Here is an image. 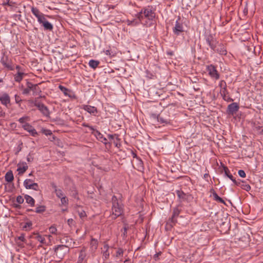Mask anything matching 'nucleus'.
Masks as SVG:
<instances>
[{
    "mask_svg": "<svg viewBox=\"0 0 263 263\" xmlns=\"http://www.w3.org/2000/svg\"><path fill=\"white\" fill-rule=\"evenodd\" d=\"M144 16L148 20L152 21L156 16L155 9L152 6H147L142 8Z\"/></svg>",
    "mask_w": 263,
    "mask_h": 263,
    "instance_id": "nucleus-1",
    "label": "nucleus"
},
{
    "mask_svg": "<svg viewBox=\"0 0 263 263\" xmlns=\"http://www.w3.org/2000/svg\"><path fill=\"white\" fill-rule=\"evenodd\" d=\"M206 70L208 72L209 76L216 80L220 78V74L216 69V67L213 64H210L206 66Z\"/></svg>",
    "mask_w": 263,
    "mask_h": 263,
    "instance_id": "nucleus-2",
    "label": "nucleus"
},
{
    "mask_svg": "<svg viewBox=\"0 0 263 263\" xmlns=\"http://www.w3.org/2000/svg\"><path fill=\"white\" fill-rule=\"evenodd\" d=\"M67 248L66 245H58L54 249V253L59 259H62L68 252Z\"/></svg>",
    "mask_w": 263,
    "mask_h": 263,
    "instance_id": "nucleus-3",
    "label": "nucleus"
},
{
    "mask_svg": "<svg viewBox=\"0 0 263 263\" xmlns=\"http://www.w3.org/2000/svg\"><path fill=\"white\" fill-rule=\"evenodd\" d=\"M204 38L206 41V44L209 46L211 49H214L216 47L218 41L214 37V36L211 33H205Z\"/></svg>",
    "mask_w": 263,
    "mask_h": 263,
    "instance_id": "nucleus-4",
    "label": "nucleus"
},
{
    "mask_svg": "<svg viewBox=\"0 0 263 263\" xmlns=\"http://www.w3.org/2000/svg\"><path fill=\"white\" fill-rule=\"evenodd\" d=\"M181 212V210L178 206L173 209L172 217L167 222V225L172 228L177 222V217Z\"/></svg>",
    "mask_w": 263,
    "mask_h": 263,
    "instance_id": "nucleus-5",
    "label": "nucleus"
},
{
    "mask_svg": "<svg viewBox=\"0 0 263 263\" xmlns=\"http://www.w3.org/2000/svg\"><path fill=\"white\" fill-rule=\"evenodd\" d=\"M1 62L5 67L8 68L9 70H14V67L12 65L11 60L9 58L8 55L5 52L3 53Z\"/></svg>",
    "mask_w": 263,
    "mask_h": 263,
    "instance_id": "nucleus-6",
    "label": "nucleus"
},
{
    "mask_svg": "<svg viewBox=\"0 0 263 263\" xmlns=\"http://www.w3.org/2000/svg\"><path fill=\"white\" fill-rule=\"evenodd\" d=\"M179 20L180 17L175 22V26L172 28L173 32L176 36L180 35L184 31L183 24Z\"/></svg>",
    "mask_w": 263,
    "mask_h": 263,
    "instance_id": "nucleus-7",
    "label": "nucleus"
},
{
    "mask_svg": "<svg viewBox=\"0 0 263 263\" xmlns=\"http://www.w3.org/2000/svg\"><path fill=\"white\" fill-rule=\"evenodd\" d=\"M24 186L26 189H31L37 191L39 186L37 183H34L31 179H26L24 181Z\"/></svg>",
    "mask_w": 263,
    "mask_h": 263,
    "instance_id": "nucleus-8",
    "label": "nucleus"
},
{
    "mask_svg": "<svg viewBox=\"0 0 263 263\" xmlns=\"http://www.w3.org/2000/svg\"><path fill=\"white\" fill-rule=\"evenodd\" d=\"M212 50L221 55H226L227 54L226 45L222 43H219V42L217 43L216 47H215L214 49Z\"/></svg>",
    "mask_w": 263,
    "mask_h": 263,
    "instance_id": "nucleus-9",
    "label": "nucleus"
},
{
    "mask_svg": "<svg viewBox=\"0 0 263 263\" xmlns=\"http://www.w3.org/2000/svg\"><path fill=\"white\" fill-rule=\"evenodd\" d=\"M0 102L2 104L9 108L11 106L10 97L6 92L0 93Z\"/></svg>",
    "mask_w": 263,
    "mask_h": 263,
    "instance_id": "nucleus-10",
    "label": "nucleus"
},
{
    "mask_svg": "<svg viewBox=\"0 0 263 263\" xmlns=\"http://www.w3.org/2000/svg\"><path fill=\"white\" fill-rule=\"evenodd\" d=\"M239 106L236 102L232 103L228 106L227 112L229 115L233 116L239 110Z\"/></svg>",
    "mask_w": 263,
    "mask_h": 263,
    "instance_id": "nucleus-11",
    "label": "nucleus"
},
{
    "mask_svg": "<svg viewBox=\"0 0 263 263\" xmlns=\"http://www.w3.org/2000/svg\"><path fill=\"white\" fill-rule=\"evenodd\" d=\"M112 219H116L121 216L124 213V206L111 208Z\"/></svg>",
    "mask_w": 263,
    "mask_h": 263,
    "instance_id": "nucleus-12",
    "label": "nucleus"
},
{
    "mask_svg": "<svg viewBox=\"0 0 263 263\" xmlns=\"http://www.w3.org/2000/svg\"><path fill=\"white\" fill-rule=\"evenodd\" d=\"M22 127L33 137H36L38 135L35 129L28 123L22 125Z\"/></svg>",
    "mask_w": 263,
    "mask_h": 263,
    "instance_id": "nucleus-13",
    "label": "nucleus"
},
{
    "mask_svg": "<svg viewBox=\"0 0 263 263\" xmlns=\"http://www.w3.org/2000/svg\"><path fill=\"white\" fill-rule=\"evenodd\" d=\"M31 10L32 14L37 18L38 22H42V20L45 18V15L36 7H32Z\"/></svg>",
    "mask_w": 263,
    "mask_h": 263,
    "instance_id": "nucleus-14",
    "label": "nucleus"
},
{
    "mask_svg": "<svg viewBox=\"0 0 263 263\" xmlns=\"http://www.w3.org/2000/svg\"><path fill=\"white\" fill-rule=\"evenodd\" d=\"M81 108L95 116H96L98 112V109L96 107L88 105H82Z\"/></svg>",
    "mask_w": 263,
    "mask_h": 263,
    "instance_id": "nucleus-15",
    "label": "nucleus"
},
{
    "mask_svg": "<svg viewBox=\"0 0 263 263\" xmlns=\"http://www.w3.org/2000/svg\"><path fill=\"white\" fill-rule=\"evenodd\" d=\"M34 105L37 107L39 110L45 116H48L49 115V111L46 106L44 104L38 102L35 103Z\"/></svg>",
    "mask_w": 263,
    "mask_h": 263,
    "instance_id": "nucleus-16",
    "label": "nucleus"
},
{
    "mask_svg": "<svg viewBox=\"0 0 263 263\" xmlns=\"http://www.w3.org/2000/svg\"><path fill=\"white\" fill-rule=\"evenodd\" d=\"M111 201L112 204L111 208L124 206L120 197H118L115 195L112 196Z\"/></svg>",
    "mask_w": 263,
    "mask_h": 263,
    "instance_id": "nucleus-17",
    "label": "nucleus"
},
{
    "mask_svg": "<svg viewBox=\"0 0 263 263\" xmlns=\"http://www.w3.org/2000/svg\"><path fill=\"white\" fill-rule=\"evenodd\" d=\"M220 93L222 99L226 102H230L233 101V99H232L229 95V92L227 89H220Z\"/></svg>",
    "mask_w": 263,
    "mask_h": 263,
    "instance_id": "nucleus-18",
    "label": "nucleus"
},
{
    "mask_svg": "<svg viewBox=\"0 0 263 263\" xmlns=\"http://www.w3.org/2000/svg\"><path fill=\"white\" fill-rule=\"evenodd\" d=\"M86 247H83L79 253L77 263H82L86 257Z\"/></svg>",
    "mask_w": 263,
    "mask_h": 263,
    "instance_id": "nucleus-19",
    "label": "nucleus"
},
{
    "mask_svg": "<svg viewBox=\"0 0 263 263\" xmlns=\"http://www.w3.org/2000/svg\"><path fill=\"white\" fill-rule=\"evenodd\" d=\"M94 133L95 136L99 141L102 142L106 145L108 144H110V143L107 142V139L104 137L103 134H102L99 131H96Z\"/></svg>",
    "mask_w": 263,
    "mask_h": 263,
    "instance_id": "nucleus-20",
    "label": "nucleus"
},
{
    "mask_svg": "<svg viewBox=\"0 0 263 263\" xmlns=\"http://www.w3.org/2000/svg\"><path fill=\"white\" fill-rule=\"evenodd\" d=\"M39 23L42 24L45 30L52 31L53 28V25L47 21L45 17L42 20V22H39Z\"/></svg>",
    "mask_w": 263,
    "mask_h": 263,
    "instance_id": "nucleus-21",
    "label": "nucleus"
},
{
    "mask_svg": "<svg viewBox=\"0 0 263 263\" xmlns=\"http://www.w3.org/2000/svg\"><path fill=\"white\" fill-rule=\"evenodd\" d=\"M177 197L179 199L180 202L185 201L187 198V195L181 190H177L176 191Z\"/></svg>",
    "mask_w": 263,
    "mask_h": 263,
    "instance_id": "nucleus-22",
    "label": "nucleus"
},
{
    "mask_svg": "<svg viewBox=\"0 0 263 263\" xmlns=\"http://www.w3.org/2000/svg\"><path fill=\"white\" fill-rule=\"evenodd\" d=\"M210 192L211 193H212V196L214 200L218 202L226 204L224 200L221 197H220L213 189H212Z\"/></svg>",
    "mask_w": 263,
    "mask_h": 263,
    "instance_id": "nucleus-23",
    "label": "nucleus"
},
{
    "mask_svg": "<svg viewBox=\"0 0 263 263\" xmlns=\"http://www.w3.org/2000/svg\"><path fill=\"white\" fill-rule=\"evenodd\" d=\"M5 179L8 182H12L14 179V176L12 171H8L5 175Z\"/></svg>",
    "mask_w": 263,
    "mask_h": 263,
    "instance_id": "nucleus-24",
    "label": "nucleus"
},
{
    "mask_svg": "<svg viewBox=\"0 0 263 263\" xmlns=\"http://www.w3.org/2000/svg\"><path fill=\"white\" fill-rule=\"evenodd\" d=\"M98 246V240L95 238H91V240H90V249H91V250L95 251L97 249Z\"/></svg>",
    "mask_w": 263,
    "mask_h": 263,
    "instance_id": "nucleus-25",
    "label": "nucleus"
},
{
    "mask_svg": "<svg viewBox=\"0 0 263 263\" xmlns=\"http://www.w3.org/2000/svg\"><path fill=\"white\" fill-rule=\"evenodd\" d=\"M25 73L22 71H17L14 76V79L15 82H20L23 79Z\"/></svg>",
    "mask_w": 263,
    "mask_h": 263,
    "instance_id": "nucleus-26",
    "label": "nucleus"
},
{
    "mask_svg": "<svg viewBox=\"0 0 263 263\" xmlns=\"http://www.w3.org/2000/svg\"><path fill=\"white\" fill-rule=\"evenodd\" d=\"M24 198L26 202L30 204L31 206H34L35 204L34 199L30 196L28 195H25Z\"/></svg>",
    "mask_w": 263,
    "mask_h": 263,
    "instance_id": "nucleus-27",
    "label": "nucleus"
},
{
    "mask_svg": "<svg viewBox=\"0 0 263 263\" xmlns=\"http://www.w3.org/2000/svg\"><path fill=\"white\" fill-rule=\"evenodd\" d=\"M34 95H39L41 92L40 88L39 87L37 84H32V90Z\"/></svg>",
    "mask_w": 263,
    "mask_h": 263,
    "instance_id": "nucleus-28",
    "label": "nucleus"
},
{
    "mask_svg": "<svg viewBox=\"0 0 263 263\" xmlns=\"http://www.w3.org/2000/svg\"><path fill=\"white\" fill-rule=\"evenodd\" d=\"M34 238L37 240L42 244L46 243L45 237L40 235L39 234H34Z\"/></svg>",
    "mask_w": 263,
    "mask_h": 263,
    "instance_id": "nucleus-29",
    "label": "nucleus"
},
{
    "mask_svg": "<svg viewBox=\"0 0 263 263\" xmlns=\"http://www.w3.org/2000/svg\"><path fill=\"white\" fill-rule=\"evenodd\" d=\"M28 165L26 163H23V166H19L17 167V171L18 172V174L22 175L23 174L26 170L28 169Z\"/></svg>",
    "mask_w": 263,
    "mask_h": 263,
    "instance_id": "nucleus-30",
    "label": "nucleus"
},
{
    "mask_svg": "<svg viewBox=\"0 0 263 263\" xmlns=\"http://www.w3.org/2000/svg\"><path fill=\"white\" fill-rule=\"evenodd\" d=\"M100 62L97 60H90L89 61L88 65L90 67L95 69L99 65Z\"/></svg>",
    "mask_w": 263,
    "mask_h": 263,
    "instance_id": "nucleus-31",
    "label": "nucleus"
},
{
    "mask_svg": "<svg viewBox=\"0 0 263 263\" xmlns=\"http://www.w3.org/2000/svg\"><path fill=\"white\" fill-rule=\"evenodd\" d=\"M32 83L30 82H27V88H25L23 90V95H27L28 94L30 91L32 90Z\"/></svg>",
    "mask_w": 263,
    "mask_h": 263,
    "instance_id": "nucleus-32",
    "label": "nucleus"
},
{
    "mask_svg": "<svg viewBox=\"0 0 263 263\" xmlns=\"http://www.w3.org/2000/svg\"><path fill=\"white\" fill-rule=\"evenodd\" d=\"M240 184L238 186H240L242 189L246 191H249L251 190V186L249 184H246L244 181L240 180Z\"/></svg>",
    "mask_w": 263,
    "mask_h": 263,
    "instance_id": "nucleus-33",
    "label": "nucleus"
},
{
    "mask_svg": "<svg viewBox=\"0 0 263 263\" xmlns=\"http://www.w3.org/2000/svg\"><path fill=\"white\" fill-rule=\"evenodd\" d=\"M59 88L61 91H62L64 93L65 96H68L69 97H70V95L69 94V92L71 91L70 90L62 85H59Z\"/></svg>",
    "mask_w": 263,
    "mask_h": 263,
    "instance_id": "nucleus-34",
    "label": "nucleus"
},
{
    "mask_svg": "<svg viewBox=\"0 0 263 263\" xmlns=\"http://www.w3.org/2000/svg\"><path fill=\"white\" fill-rule=\"evenodd\" d=\"M25 198H24L22 196L19 195L16 197V201L18 203V204H15V207L16 208H20L21 205L20 204H22L23 203L24 201Z\"/></svg>",
    "mask_w": 263,
    "mask_h": 263,
    "instance_id": "nucleus-35",
    "label": "nucleus"
},
{
    "mask_svg": "<svg viewBox=\"0 0 263 263\" xmlns=\"http://www.w3.org/2000/svg\"><path fill=\"white\" fill-rule=\"evenodd\" d=\"M223 170L224 173V175L228 177L229 179H232L233 175L231 174L230 170L226 166H223Z\"/></svg>",
    "mask_w": 263,
    "mask_h": 263,
    "instance_id": "nucleus-36",
    "label": "nucleus"
},
{
    "mask_svg": "<svg viewBox=\"0 0 263 263\" xmlns=\"http://www.w3.org/2000/svg\"><path fill=\"white\" fill-rule=\"evenodd\" d=\"M152 117L155 119H157V121L161 123H167V121L162 117H160L159 115L153 114H152Z\"/></svg>",
    "mask_w": 263,
    "mask_h": 263,
    "instance_id": "nucleus-37",
    "label": "nucleus"
},
{
    "mask_svg": "<svg viewBox=\"0 0 263 263\" xmlns=\"http://www.w3.org/2000/svg\"><path fill=\"white\" fill-rule=\"evenodd\" d=\"M107 137H108L109 139L112 140L113 142L115 140V141H120V139L119 138V135L118 134H113V135L108 134L107 135Z\"/></svg>",
    "mask_w": 263,
    "mask_h": 263,
    "instance_id": "nucleus-38",
    "label": "nucleus"
},
{
    "mask_svg": "<svg viewBox=\"0 0 263 263\" xmlns=\"http://www.w3.org/2000/svg\"><path fill=\"white\" fill-rule=\"evenodd\" d=\"M46 208L45 205H39L36 207L35 212L36 213H43L46 211Z\"/></svg>",
    "mask_w": 263,
    "mask_h": 263,
    "instance_id": "nucleus-39",
    "label": "nucleus"
},
{
    "mask_svg": "<svg viewBox=\"0 0 263 263\" xmlns=\"http://www.w3.org/2000/svg\"><path fill=\"white\" fill-rule=\"evenodd\" d=\"M32 226V223L31 221L27 222L23 226V229L25 231H29L31 229Z\"/></svg>",
    "mask_w": 263,
    "mask_h": 263,
    "instance_id": "nucleus-40",
    "label": "nucleus"
},
{
    "mask_svg": "<svg viewBox=\"0 0 263 263\" xmlns=\"http://www.w3.org/2000/svg\"><path fill=\"white\" fill-rule=\"evenodd\" d=\"M30 120V118L28 116H24L22 118H20L18 120V121L22 124L23 125L25 124V123H26V121H29Z\"/></svg>",
    "mask_w": 263,
    "mask_h": 263,
    "instance_id": "nucleus-41",
    "label": "nucleus"
},
{
    "mask_svg": "<svg viewBox=\"0 0 263 263\" xmlns=\"http://www.w3.org/2000/svg\"><path fill=\"white\" fill-rule=\"evenodd\" d=\"M124 253V250L123 249L121 248H118V250L116 252V257H120L121 256H123Z\"/></svg>",
    "mask_w": 263,
    "mask_h": 263,
    "instance_id": "nucleus-42",
    "label": "nucleus"
},
{
    "mask_svg": "<svg viewBox=\"0 0 263 263\" xmlns=\"http://www.w3.org/2000/svg\"><path fill=\"white\" fill-rule=\"evenodd\" d=\"M219 86L220 87V89H227V85L224 80H221L219 83Z\"/></svg>",
    "mask_w": 263,
    "mask_h": 263,
    "instance_id": "nucleus-43",
    "label": "nucleus"
},
{
    "mask_svg": "<svg viewBox=\"0 0 263 263\" xmlns=\"http://www.w3.org/2000/svg\"><path fill=\"white\" fill-rule=\"evenodd\" d=\"M143 12L142 9H141V11L138 12L136 14V17L139 20L142 21L143 19L144 16L143 15Z\"/></svg>",
    "mask_w": 263,
    "mask_h": 263,
    "instance_id": "nucleus-44",
    "label": "nucleus"
},
{
    "mask_svg": "<svg viewBox=\"0 0 263 263\" xmlns=\"http://www.w3.org/2000/svg\"><path fill=\"white\" fill-rule=\"evenodd\" d=\"M60 199L62 204L67 205L68 204V200L65 196Z\"/></svg>",
    "mask_w": 263,
    "mask_h": 263,
    "instance_id": "nucleus-45",
    "label": "nucleus"
},
{
    "mask_svg": "<svg viewBox=\"0 0 263 263\" xmlns=\"http://www.w3.org/2000/svg\"><path fill=\"white\" fill-rule=\"evenodd\" d=\"M55 193L56 194V196L59 198L65 196L63 191L61 189H58Z\"/></svg>",
    "mask_w": 263,
    "mask_h": 263,
    "instance_id": "nucleus-46",
    "label": "nucleus"
},
{
    "mask_svg": "<svg viewBox=\"0 0 263 263\" xmlns=\"http://www.w3.org/2000/svg\"><path fill=\"white\" fill-rule=\"evenodd\" d=\"M42 133L46 136L52 135V132L49 129H42Z\"/></svg>",
    "mask_w": 263,
    "mask_h": 263,
    "instance_id": "nucleus-47",
    "label": "nucleus"
},
{
    "mask_svg": "<svg viewBox=\"0 0 263 263\" xmlns=\"http://www.w3.org/2000/svg\"><path fill=\"white\" fill-rule=\"evenodd\" d=\"M15 98V102L16 104H18L19 105H20V103L22 101V100L21 99L20 96L17 95H15L14 96Z\"/></svg>",
    "mask_w": 263,
    "mask_h": 263,
    "instance_id": "nucleus-48",
    "label": "nucleus"
},
{
    "mask_svg": "<svg viewBox=\"0 0 263 263\" xmlns=\"http://www.w3.org/2000/svg\"><path fill=\"white\" fill-rule=\"evenodd\" d=\"M49 231L50 233L55 234L57 232V229L55 227L52 226L49 228Z\"/></svg>",
    "mask_w": 263,
    "mask_h": 263,
    "instance_id": "nucleus-49",
    "label": "nucleus"
},
{
    "mask_svg": "<svg viewBox=\"0 0 263 263\" xmlns=\"http://www.w3.org/2000/svg\"><path fill=\"white\" fill-rule=\"evenodd\" d=\"M72 192V196L74 198H78V191L76 190L75 188H73V190L71 191Z\"/></svg>",
    "mask_w": 263,
    "mask_h": 263,
    "instance_id": "nucleus-50",
    "label": "nucleus"
},
{
    "mask_svg": "<svg viewBox=\"0 0 263 263\" xmlns=\"http://www.w3.org/2000/svg\"><path fill=\"white\" fill-rule=\"evenodd\" d=\"M103 256L105 258V259H107L109 257V252L108 250H105L103 252Z\"/></svg>",
    "mask_w": 263,
    "mask_h": 263,
    "instance_id": "nucleus-51",
    "label": "nucleus"
},
{
    "mask_svg": "<svg viewBox=\"0 0 263 263\" xmlns=\"http://www.w3.org/2000/svg\"><path fill=\"white\" fill-rule=\"evenodd\" d=\"M238 175L240 177L244 178L246 177V174L243 170H240L238 171Z\"/></svg>",
    "mask_w": 263,
    "mask_h": 263,
    "instance_id": "nucleus-52",
    "label": "nucleus"
},
{
    "mask_svg": "<svg viewBox=\"0 0 263 263\" xmlns=\"http://www.w3.org/2000/svg\"><path fill=\"white\" fill-rule=\"evenodd\" d=\"M79 216L81 218H84L86 217V214L84 211H82L81 212H79Z\"/></svg>",
    "mask_w": 263,
    "mask_h": 263,
    "instance_id": "nucleus-53",
    "label": "nucleus"
},
{
    "mask_svg": "<svg viewBox=\"0 0 263 263\" xmlns=\"http://www.w3.org/2000/svg\"><path fill=\"white\" fill-rule=\"evenodd\" d=\"M162 253L161 252H159L157 253H156L154 255V259L156 261V260H159V256H160L161 255Z\"/></svg>",
    "mask_w": 263,
    "mask_h": 263,
    "instance_id": "nucleus-54",
    "label": "nucleus"
},
{
    "mask_svg": "<svg viewBox=\"0 0 263 263\" xmlns=\"http://www.w3.org/2000/svg\"><path fill=\"white\" fill-rule=\"evenodd\" d=\"M233 182L236 185H238L240 184V179H238V180H236L234 178V177L233 176V178H232V179H231Z\"/></svg>",
    "mask_w": 263,
    "mask_h": 263,
    "instance_id": "nucleus-55",
    "label": "nucleus"
},
{
    "mask_svg": "<svg viewBox=\"0 0 263 263\" xmlns=\"http://www.w3.org/2000/svg\"><path fill=\"white\" fill-rule=\"evenodd\" d=\"M104 52L106 55H109L110 57L114 56V54H112V52L110 50H106L104 51Z\"/></svg>",
    "mask_w": 263,
    "mask_h": 263,
    "instance_id": "nucleus-56",
    "label": "nucleus"
},
{
    "mask_svg": "<svg viewBox=\"0 0 263 263\" xmlns=\"http://www.w3.org/2000/svg\"><path fill=\"white\" fill-rule=\"evenodd\" d=\"M18 239L22 242H24L25 241V235L22 234L20 236L18 237Z\"/></svg>",
    "mask_w": 263,
    "mask_h": 263,
    "instance_id": "nucleus-57",
    "label": "nucleus"
},
{
    "mask_svg": "<svg viewBox=\"0 0 263 263\" xmlns=\"http://www.w3.org/2000/svg\"><path fill=\"white\" fill-rule=\"evenodd\" d=\"M115 145L117 147H120L121 146V143H120V141H114L113 142Z\"/></svg>",
    "mask_w": 263,
    "mask_h": 263,
    "instance_id": "nucleus-58",
    "label": "nucleus"
},
{
    "mask_svg": "<svg viewBox=\"0 0 263 263\" xmlns=\"http://www.w3.org/2000/svg\"><path fill=\"white\" fill-rule=\"evenodd\" d=\"M92 132H91V134L92 135H93L95 136V133L96 132V131H98V130L94 128V127L92 126H89V127H88Z\"/></svg>",
    "mask_w": 263,
    "mask_h": 263,
    "instance_id": "nucleus-59",
    "label": "nucleus"
},
{
    "mask_svg": "<svg viewBox=\"0 0 263 263\" xmlns=\"http://www.w3.org/2000/svg\"><path fill=\"white\" fill-rule=\"evenodd\" d=\"M6 116V113L5 111H4L3 110H0V117H3L4 118Z\"/></svg>",
    "mask_w": 263,
    "mask_h": 263,
    "instance_id": "nucleus-60",
    "label": "nucleus"
},
{
    "mask_svg": "<svg viewBox=\"0 0 263 263\" xmlns=\"http://www.w3.org/2000/svg\"><path fill=\"white\" fill-rule=\"evenodd\" d=\"M51 186H52L53 189L54 190V192H55L58 190L57 185L54 183H51Z\"/></svg>",
    "mask_w": 263,
    "mask_h": 263,
    "instance_id": "nucleus-61",
    "label": "nucleus"
},
{
    "mask_svg": "<svg viewBox=\"0 0 263 263\" xmlns=\"http://www.w3.org/2000/svg\"><path fill=\"white\" fill-rule=\"evenodd\" d=\"M166 54L170 56H172L174 55V52L172 50H167L166 51Z\"/></svg>",
    "mask_w": 263,
    "mask_h": 263,
    "instance_id": "nucleus-62",
    "label": "nucleus"
},
{
    "mask_svg": "<svg viewBox=\"0 0 263 263\" xmlns=\"http://www.w3.org/2000/svg\"><path fill=\"white\" fill-rule=\"evenodd\" d=\"M73 220L71 218L68 219L67 223L70 226L73 224Z\"/></svg>",
    "mask_w": 263,
    "mask_h": 263,
    "instance_id": "nucleus-63",
    "label": "nucleus"
},
{
    "mask_svg": "<svg viewBox=\"0 0 263 263\" xmlns=\"http://www.w3.org/2000/svg\"><path fill=\"white\" fill-rule=\"evenodd\" d=\"M109 246L108 244H105L103 246V249L105 250H108L109 249Z\"/></svg>",
    "mask_w": 263,
    "mask_h": 263,
    "instance_id": "nucleus-64",
    "label": "nucleus"
}]
</instances>
